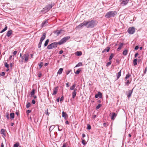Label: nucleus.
I'll use <instances>...</instances> for the list:
<instances>
[{
  "label": "nucleus",
  "mask_w": 147,
  "mask_h": 147,
  "mask_svg": "<svg viewBox=\"0 0 147 147\" xmlns=\"http://www.w3.org/2000/svg\"><path fill=\"white\" fill-rule=\"evenodd\" d=\"M97 23L96 21L94 20L89 21H86V27L87 28H92L97 25Z\"/></svg>",
  "instance_id": "1"
},
{
  "label": "nucleus",
  "mask_w": 147,
  "mask_h": 147,
  "mask_svg": "<svg viewBox=\"0 0 147 147\" xmlns=\"http://www.w3.org/2000/svg\"><path fill=\"white\" fill-rule=\"evenodd\" d=\"M117 12L115 11H110L107 12L105 15V17L107 18H110L112 17H114Z\"/></svg>",
  "instance_id": "2"
},
{
  "label": "nucleus",
  "mask_w": 147,
  "mask_h": 147,
  "mask_svg": "<svg viewBox=\"0 0 147 147\" xmlns=\"http://www.w3.org/2000/svg\"><path fill=\"white\" fill-rule=\"evenodd\" d=\"M58 45H59L58 42H53L48 46L47 49L49 50L52 49L56 47Z\"/></svg>",
  "instance_id": "3"
},
{
  "label": "nucleus",
  "mask_w": 147,
  "mask_h": 147,
  "mask_svg": "<svg viewBox=\"0 0 147 147\" xmlns=\"http://www.w3.org/2000/svg\"><path fill=\"white\" fill-rule=\"evenodd\" d=\"M54 5H52L49 4L47 5L43 9L42 11L44 13H45L49 10Z\"/></svg>",
  "instance_id": "4"
},
{
  "label": "nucleus",
  "mask_w": 147,
  "mask_h": 147,
  "mask_svg": "<svg viewBox=\"0 0 147 147\" xmlns=\"http://www.w3.org/2000/svg\"><path fill=\"white\" fill-rule=\"evenodd\" d=\"M70 38V37L69 36H67L62 38L59 42H58L59 45H61L63 44L69 39Z\"/></svg>",
  "instance_id": "5"
},
{
  "label": "nucleus",
  "mask_w": 147,
  "mask_h": 147,
  "mask_svg": "<svg viewBox=\"0 0 147 147\" xmlns=\"http://www.w3.org/2000/svg\"><path fill=\"white\" fill-rule=\"evenodd\" d=\"M46 37V34L45 33H44L42 35L40 38V42L38 44V48H40L42 45V43L43 40L45 39Z\"/></svg>",
  "instance_id": "6"
},
{
  "label": "nucleus",
  "mask_w": 147,
  "mask_h": 147,
  "mask_svg": "<svg viewBox=\"0 0 147 147\" xmlns=\"http://www.w3.org/2000/svg\"><path fill=\"white\" fill-rule=\"evenodd\" d=\"M129 1V0H120V5L122 6H124L127 5Z\"/></svg>",
  "instance_id": "7"
},
{
  "label": "nucleus",
  "mask_w": 147,
  "mask_h": 147,
  "mask_svg": "<svg viewBox=\"0 0 147 147\" xmlns=\"http://www.w3.org/2000/svg\"><path fill=\"white\" fill-rule=\"evenodd\" d=\"M127 32L129 34H133L135 32V29L133 27H129L128 29Z\"/></svg>",
  "instance_id": "8"
},
{
  "label": "nucleus",
  "mask_w": 147,
  "mask_h": 147,
  "mask_svg": "<svg viewBox=\"0 0 147 147\" xmlns=\"http://www.w3.org/2000/svg\"><path fill=\"white\" fill-rule=\"evenodd\" d=\"M29 56V53H25L23 55V57L24 59V62L27 63L28 61Z\"/></svg>",
  "instance_id": "9"
},
{
  "label": "nucleus",
  "mask_w": 147,
  "mask_h": 147,
  "mask_svg": "<svg viewBox=\"0 0 147 147\" xmlns=\"http://www.w3.org/2000/svg\"><path fill=\"white\" fill-rule=\"evenodd\" d=\"M84 26H86V21H84V22L79 25L78 26H77L76 27V28H81L83 27Z\"/></svg>",
  "instance_id": "10"
},
{
  "label": "nucleus",
  "mask_w": 147,
  "mask_h": 147,
  "mask_svg": "<svg viewBox=\"0 0 147 147\" xmlns=\"http://www.w3.org/2000/svg\"><path fill=\"white\" fill-rule=\"evenodd\" d=\"M95 97L96 98H97L98 97L101 98L102 97V94L100 92H98V94L95 95Z\"/></svg>",
  "instance_id": "11"
},
{
  "label": "nucleus",
  "mask_w": 147,
  "mask_h": 147,
  "mask_svg": "<svg viewBox=\"0 0 147 147\" xmlns=\"http://www.w3.org/2000/svg\"><path fill=\"white\" fill-rule=\"evenodd\" d=\"M62 116L63 117H64L65 119H66L68 117V115L64 111H63L62 112Z\"/></svg>",
  "instance_id": "12"
},
{
  "label": "nucleus",
  "mask_w": 147,
  "mask_h": 147,
  "mask_svg": "<svg viewBox=\"0 0 147 147\" xmlns=\"http://www.w3.org/2000/svg\"><path fill=\"white\" fill-rule=\"evenodd\" d=\"M117 115L115 113H112V115L111 117V119L112 120H114L116 117Z\"/></svg>",
  "instance_id": "13"
},
{
  "label": "nucleus",
  "mask_w": 147,
  "mask_h": 147,
  "mask_svg": "<svg viewBox=\"0 0 147 147\" xmlns=\"http://www.w3.org/2000/svg\"><path fill=\"white\" fill-rule=\"evenodd\" d=\"M134 88L132 90H130L128 91V93L127 95V97L128 98H129L131 96L133 92V90Z\"/></svg>",
  "instance_id": "14"
},
{
  "label": "nucleus",
  "mask_w": 147,
  "mask_h": 147,
  "mask_svg": "<svg viewBox=\"0 0 147 147\" xmlns=\"http://www.w3.org/2000/svg\"><path fill=\"white\" fill-rule=\"evenodd\" d=\"M77 90V89H75L74 92H73L72 94V98H74L76 96V91Z\"/></svg>",
  "instance_id": "15"
},
{
  "label": "nucleus",
  "mask_w": 147,
  "mask_h": 147,
  "mask_svg": "<svg viewBox=\"0 0 147 147\" xmlns=\"http://www.w3.org/2000/svg\"><path fill=\"white\" fill-rule=\"evenodd\" d=\"M58 91V87H56L54 89L53 92L52 94L53 95L56 94Z\"/></svg>",
  "instance_id": "16"
},
{
  "label": "nucleus",
  "mask_w": 147,
  "mask_h": 147,
  "mask_svg": "<svg viewBox=\"0 0 147 147\" xmlns=\"http://www.w3.org/2000/svg\"><path fill=\"white\" fill-rule=\"evenodd\" d=\"M12 33V30H10L8 31L6 35L8 37H9Z\"/></svg>",
  "instance_id": "17"
},
{
  "label": "nucleus",
  "mask_w": 147,
  "mask_h": 147,
  "mask_svg": "<svg viewBox=\"0 0 147 147\" xmlns=\"http://www.w3.org/2000/svg\"><path fill=\"white\" fill-rule=\"evenodd\" d=\"M121 70L117 74V79L118 80L121 76Z\"/></svg>",
  "instance_id": "18"
},
{
  "label": "nucleus",
  "mask_w": 147,
  "mask_h": 147,
  "mask_svg": "<svg viewBox=\"0 0 147 147\" xmlns=\"http://www.w3.org/2000/svg\"><path fill=\"white\" fill-rule=\"evenodd\" d=\"M75 54L77 56H79L82 55V53L81 51H77L75 53Z\"/></svg>",
  "instance_id": "19"
},
{
  "label": "nucleus",
  "mask_w": 147,
  "mask_h": 147,
  "mask_svg": "<svg viewBox=\"0 0 147 147\" xmlns=\"http://www.w3.org/2000/svg\"><path fill=\"white\" fill-rule=\"evenodd\" d=\"M62 31V30H57L55 32V33L56 34L57 36H58L61 33Z\"/></svg>",
  "instance_id": "20"
},
{
  "label": "nucleus",
  "mask_w": 147,
  "mask_h": 147,
  "mask_svg": "<svg viewBox=\"0 0 147 147\" xmlns=\"http://www.w3.org/2000/svg\"><path fill=\"white\" fill-rule=\"evenodd\" d=\"M123 45V43H121L117 49V51H119L120 50L122 47Z\"/></svg>",
  "instance_id": "21"
},
{
  "label": "nucleus",
  "mask_w": 147,
  "mask_h": 147,
  "mask_svg": "<svg viewBox=\"0 0 147 147\" xmlns=\"http://www.w3.org/2000/svg\"><path fill=\"white\" fill-rule=\"evenodd\" d=\"M63 70V68H60L57 72V74H59V75L61 74Z\"/></svg>",
  "instance_id": "22"
},
{
  "label": "nucleus",
  "mask_w": 147,
  "mask_h": 147,
  "mask_svg": "<svg viewBox=\"0 0 147 147\" xmlns=\"http://www.w3.org/2000/svg\"><path fill=\"white\" fill-rule=\"evenodd\" d=\"M128 50L127 49L125 50L123 52V54L124 55H126L128 53Z\"/></svg>",
  "instance_id": "23"
},
{
  "label": "nucleus",
  "mask_w": 147,
  "mask_h": 147,
  "mask_svg": "<svg viewBox=\"0 0 147 147\" xmlns=\"http://www.w3.org/2000/svg\"><path fill=\"white\" fill-rule=\"evenodd\" d=\"M48 23L47 20H46L44 22H43L42 24H41V26L42 27H43L44 26H45V24Z\"/></svg>",
  "instance_id": "24"
},
{
  "label": "nucleus",
  "mask_w": 147,
  "mask_h": 147,
  "mask_svg": "<svg viewBox=\"0 0 147 147\" xmlns=\"http://www.w3.org/2000/svg\"><path fill=\"white\" fill-rule=\"evenodd\" d=\"M49 42V39H47L46 40L44 44L45 47H46L47 45Z\"/></svg>",
  "instance_id": "25"
},
{
  "label": "nucleus",
  "mask_w": 147,
  "mask_h": 147,
  "mask_svg": "<svg viewBox=\"0 0 147 147\" xmlns=\"http://www.w3.org/2000/svg\"><path fill=\"white\" fill-rule=\"evenodd\" d=\"M137 59H135L133 60V63L135 66L137 65Z\"/></svg>",
  "instance_id": "26"
},
{
  "label": "nucleus",
  "mask_w": 147,
  "mask_h": 147,
  "mask_svg": "<svg viewBox=\"0 0 147 147\" xmlns=\"http://www.w3.org/2000/svg\"><path fill=\"white\" fill-rule=\"evenodd\" d=\"M76 86V84H73L72 86H71L70 88V90H74L75 89H76L75 88V87Z\"/></svg>",
  "instance_id": "27"
},
{
  "label": "nucleus",
  "mask_w": 147,
  "mask_h": 147,
  "mask_svg": "<svg viewBox=\"0 0 147 147\" xmlns=\"http://www.w3.org/2000/svg\"><path fill=\"white\" fill-rule=\"evenodd\" d=\"M7 26H5V28L4 29H3V30H2L1 31L0 33H2L3 32H4L5 31H6L7 29Z\"/></svg>",
  "instance_id": "28"
},
{
  "label": "nucleus",
  "mask_w": 147,
  "mask_h": 147,
  "mask_svg": "<svg viewBox=\"0 0 147 147\" xmlns=\"http://www.w3.org/2000/svg\"><path fill=\"white\" fill-rule=\"evenodd\" d=\"M10 117L11 119H13L14 117V114L13 113H11L10 114Z\"/></svg>",
  "instance_id": "29"
},
{
  "label": "nucleus",
  "mask_w": 147,
  "mask_h": 147,
  "mask_svg": "<svg viewBox=\"0 0 147 147\" xmlns=\"http://www.w3.org/2000/svg\"><path fill=\"white\" fill-rule=\"evenodd\" d=\"M82 66V63L81 62H79L76 65L75 67H77Z\"/></svg>",
  "instance_id": "30"
},
{
  "label": "nucleus",
  "mask_w": 147,
  "mask_h": 147,
  "mask_svg": "<svg viewBox=\"0 0 147 147\" xmlns=\"http://www.w3.org/2000/svg\"><path fill=\"white\" fill-rule=\"evenodd\" d=\"M114 56V55L113 54V53H112L111 54V55L109 57V60L110 61H111L112 58Z\"/></svg>",
  "instance_id": "31"
},
{
  "label": "nucleus",
  "mask_w": 147,
  "mask_h": 147,
  "mask_svg": "<svg viewBox=\"0 0 147 147\" xmlns=\"http://www.w3.org/2000/svg\"><path fill=\"white\" fill-rule=\"evenodd\" d=\"M1 134L5 135V130L3 129H1Z\"/></svg>",
  "instance_id": "32"
},
{
  "label": "nucleus",
  "mask_w": 147,
  "mask_h": 147,
  "mask_svg": "<svg viewBox=\"0 0 147 147\" xmlns=\"http://www.w3.org/2000/svg\"><path fill=\"white\" fill-rule=\"evenodd\" d=\"M109 50H110V48L109 47H107V49H104V50L102 51V52L103 53L105 51H106L107 52H108L109 51Z\"/></svg>",
  "instance_id": "33"
},
{
  "label": "nucleus",
  "mask_w": 147,
  "mask_h": 147,
  "mask_svg": "<svg viewBox=\"0 0 147 147\" xmlns=\"http://www.w3.org/2000/svg\"><path fill=\"white\" fill-rule=\"evenodd\" d=\"M35 93V90L33 89L32 90V91L30 92V94L31 96L34 95Z\"/></svg>",
  "instance_id": "34"
},
{
  "label": "nucleus",
  "mask_w": 147,
  "mask_h": 147,
  "mask_svg": "<svg viewBox=\"0 0 147 147\" xmlns=\"http://www.w3.org/2000/svg\"><path fill=\"white\" fill-rule=\"evenodd\" d=\"M131 76V75L129 74H127L125 77V79H127L128 78H129Z\"/></svg>",
  "instance_id": "35"
},
{
  "label": "nucleus",
  "mask_w": 147,
  "mask_h": 147,
  "mask_svg": "<svg viewBox=\"0 0 147 147\" xmlns=\"http://www.w3.org/2000/svg\"><path fill=\"white\" fill-rule=\"evenodd\" d=\"M130 83V82L129 81V80H127V82L125 83V85H126L127 86H128Z\"/></svg>",
  "instance_id": "36"
},
{
  "label": "nucleus",
  "mask_w": 147,
  "mask_h": 147,
  "mask_svg": "<svg viewBox=\"0 0 147 147\" xmlns=\"http://www.w3.org/2000/svg\"><path fill=\"white\" fill-rule=\"evenodd\" d=\"M81 70L80 69H78L77 71L75 72V74H78Z\"/></svg>",
  "instance_id": "37"
},
{
  "label": "nucleus",
  "mask_w": 147,
  "mask_h": 147,
  "mask_svg": "<svg viewBox=\"0 0 147 147\" xmlns=\"http://www.w3.org/2000/svg\"><path fill=\"white\" fill-rule=\"evenodd\" d=\"M30 105H31V104H30V102L28 103L26 105V108L27 109L29 108L30 106Z\"/></svg>",
  "instance_id": "38"
},
{
  "label": "nucleus",
  "mask_w": 147,
  "mask_h": 147,
  "mask_svg": "<svg viewBox=\"0 0 147 147\" xmlns=\"http://www.w3.org/2000/svg\"><path fill=\"white\" fill-rule=\"evenodd\" d=\"M19 144L18 143H16L14 145V147H18L19 146Z\"/></svg>",
  "instance_id": "39"
},
{
  "label": "nucleus",
  "mask_w": 147,
  "mask_h": 147,
  "mask_svg": "<svg viewBox=\"0 0 147 147\" xmlns=\"http://www.w3.org/2000/svg\"><path fill=\"white\" fill-rule=\"evenodd\" d=\"M4 65L7 68H9V65L6 62H5Z\"/></svg>",
  "instance_id": "40"
},
{
  "label": "nucleus",
  "mask_w": 147,
  "mask_h": 147,
  "mask_svg": "<svg viewBox=\"0 0 147 147\" xmlns=\"http://www.w3.org/2000/svg\"><path fill=\"white\" fill-rule=\"evenodd\" d=\"M102 105L100 104H98L96 107V109H99L100 107H101Z\"/></svg>",
  "instance_id": "41"
},
{
  "label": "nucleus",
  "mask_w": 147,
  "mask_h": 147,
  "mask_svg": "<svg viewBox=\"0 0 147 147\" xmlns=\"http://www.w3.org/2000/svg\"><path fill=\"white\" fill-rule=\"evenodd\" d=\"M55 125H52L49 128V130L51 131L52 130H53L55 127Z\"/></svg>",
  "instance_id": "42"
},
{
  "label": "nucleus",
  "mask_w": 147,
  "mask_h": 147,
  "mask_svg": "<svg viewBox=\"0 0 147 147\" xmlns=\"http://www.w3.org/2000/svg\"><path fill=\"white\" fill-rule=\"evenodd\" d=\"M91 129V126L89 124L87 125V129Z\"/></svg>",
  "instance_id": "43"
},
{
  "label": "nucleus",
  "mask_w": 147,
  "mask_h": 147,
  "mask_svg": "<svg viewBox=\"0 0 147 147\" xmlns=\"http://www.w3.org/2000/svg\"><path fill=\"white\" fill-rule=\"evenodd\" d=\"M82 142L84 145H85L86 144L85 141L84 139H82Z\"/></svg>",
  "instance_id": "44"
},
{
  "label": "nucleus",
  "mask_w": 147,
  "mask_h": 147,
  "mask_svg": "<svg viewBox=\"0 0 147 147\" xmlns=\"http://www.w3.org/2000/svg\"><path fill=\"white\" fill-rule=\"evenodd\" d=\"M5 72H3L0 73V75L1 76H3L5 75Z\"/></svg>",
  "instance_id": "45"
},
{
  "label": "nucleus",
  "mask_w": 147,
  "mask_h": 147,
  "mask_svg": "<svg viewBox=\"0 0 147 147\" xmlns=\"http://www.w3.org/2000/svg\"><path fill=\"white\" fill-rule=\"evenodd\" d=\"M43 65V63L42 62L40 63V64L39 65V67L40 68H41Z\"/></svg>",
  "instance_id": "46"
},
{
  "label": "nucleus",
  "mask_w": 147,
  "mask_h": 147,
  "mask_svg": "<svg viewBox=\"0 0 147 147\" xmlns=\"http://www.w3.org/2000/svg\"><path fill=\"white\" fill-rule=\"evenodd\" d=\"M111 64V61H110V62L107 63V64L106 66H108L109 65H110Z\"/></svg>",
  "instance_id": "47"
},
{
  "label": "nucleus",
  "mask_w": 147,
  "mask_h": 147,
  "mask_svg": "<svg viewBox=\"0 0 147 147\" xmlns=\"http://www.w3.org/2000/svg\"><path fill=\"white\" fill-rule=\"evenodd\" d=\"M71 70H69L67 71L66 72V74L67 75H68L70 73V72H71Z\"/></svg>",
  "instance_id": "48"
},
{
  "label": "nucleus",
  "mask_w": 147,
  "mask_h": 147,
  "mask_svg": "<svg viewBox=\"0 0 147 147\" xmlns=\"http://www.w3.org/2000/svg\"><path fill=\"white\" fill-rule=\"evenodd\" d=\"M32 104H34L35 103V101L34 100H32Z\"/></svg>",
  "instance_id": "49"
},
{
  "label": "nucleus",
  "mask_w": 147,
  "mask_h": 147,
  "mask_svg": "<svg viewBox=\"0 0 147 147\" xmlns=\"http://www.w3.org/2000/svg\"><path fill=\"white\" fill-rule=\"evenodd\" d=\"M31 111V110H28L26 112L28 114H29L30 113Z\"/></svg>",
  "instance_id": "50"
},
{
  "label": "nucleus",
  "mask_w": 147,
  "mask_h": 147,
  "mask_svg": "<svg viewBox=\"0 0 147 147\" xmlns=\"http://www.w3.org/2000/svg\"><path fill=\"white\" fill-rule=\"evenodd\" d=\"M66 144L65 143H64L63 144V146L62 147H66Z\"/></svg>",
  "instance_id": "51"
},
{
  "label": "nucleus",
  "mask_w": 147,
  "mask_h": 147,
  "mask_svg": "<svg viewBox=\"0 0 147 147\" xmlns=\"http://www.w3.org/2000/svg\"><path fill=\"white\" fill-rule=\"evenodd\" d=\"M17 51H14L13 53V55H16V54H17Z\"/></svg>",
  "instance_id": "52"
},
{
  "label": "nucleus",
  "mask_w": 147,
  "mask_h": 147,
  "mask_svg": "<svg viewBox=\"0 0 147 147\" xmlns=\"http://www.w3.org/2000/svg\"><path fill=\"white\" fill-rule=\"evenodd\" d=\"M63 99H64L63 97V96H62L61 97V98H60V101H62L63 100Z\"/></svg>",
  "instance_id": "53"
},
{
  "label": "nucleus",
  "mask_w": 147,
  "mask_h": 147,
  "mask_svg": "<svg viewBox=\"0 0 147 147\" xmlns=\"http://www.w3.org/2000/svg\"><path fill=\"white\" fill-rule=\"evenodd\" d=\"M107 125H108V124L106 123H104L103 124V125L104 127H106Z\"/></svg>",
  "instance_id": "54"
},
{
  "label": "nucleus",
  "mask_w": 147,
  "mask_h": 147,
  "mask_svg": "<svg viewBox=\"0 0 147 147\" xmlns=\"http://www.w3.org/2000/svg\"><path fill=\"white\" fill-rule=\"evenodd\" d=\"M138 55L139 54L138 53H136L134 55L135 57L136 58Z\"/></svg>",
  "instance_id": "55"
},
{
  "label": "nucleus",
  "mask_w": 147,
  "mask_h": 147,
  "mask_svg": "<svg viewBox=\"0 0 147 147\" xmlns=\"http://www.w3.org/2000/svg\"><path fill=\"white\" fill-rule=\"evenodd\" d=\"M138 48H139L138 46H136V47H135V50H137L138 49Z\"/></svg>",
  "instance_id": "56"
},
{
  "label": "nucleus",
  "mask_w": 147,
  "mask_h": 147,
  "mask_svg": "<svg viewBox=\"0 0 147 147\" xmlns=\"http://www.w3.org/2000/svg\"><path fill=\"white\" fill-rule=\"evenodd\" d=\"M57 126H58V130L59 131H61L62 130V129L61 128V129H60V128L59 127V125H57Z\"/></svg>",
  "instance_id": "57"
},
{
  "label": "nucleus",
  "mask_w": 147,
  "mask_h": 147,
  "mask_svg": "<svg viewBox=\"0 0 147 147\" xmlns=\"http://www.w3.org/2000/svg\"><path fill=\"white\" fill-rule=\"evenodd\" d=\"M16 114L17 115V116H18V115H19V112L18 111H16Z\"/></svg>",
  "instance_id": "58"
},
{
  "label": "nucleus",
  "mask_w": 147,
  "mask_h": 147,
  "mask_svg": "<svg viewBox=\"0 0 147 147\" xmlns=\"http://www.w3.org/2000/svg\"><path fill=\"white\" fill-rule=\"evenodd\" d=\"M63 52V51L62 50H61L60 51H59V54H62Z\"/></svg>",
  "instance_id": "59"
},
{
  "label": "nucleus",
  "mask_w": 147,
  "mask_h": 147,
  "mask_svg": "<svg viewBox=\"0 0 147 147\" xmlns=\"http://www.w3.org/2000/svg\"><path fill=\"white\" fill-rule=\"evenodd\" d=\"M147 71V67H146V68L145 69L144 72V74H146V72Z\"/></svg>",
  "instance_id": "60"
},
{
  "label": "nucleus",
  "mask_w": 147,
  "mask_h": 147,
  "mask_svg": "<svg viewBox=\"0 0 147 147\" xmlns=\"http://www.w3.org/2000/svg\"><path fill=\"white\" fill-rule=\"evenodd\" d=\"M6 117L7 118V119H8L9 118V114L8 113H7V115H6Z\"/></svg>",
  "instance_id": "61"
},
{
  "label": "nucleus",
  "mask_w": 147,
  "mask_h": 147,
  "mask_svg": "<svg viewBox=\"0 0 147 147\" xmlns=\"http://www.w3.org/2000/svg\"><path fill=\"white\" fill-rule=\"evenodd\" d=\"M42 76V74L40 73L38 74V76L39 77H40Z\"/></svg>",
  "instance_id": "62"
},
{
  "label": "nucleus",
  "mask_w": 147,
  "mask_h": 147,
  "mask_svg": "<svg viewBox=\"0 0 147 147\" xmlns=\"http://www.w3.org/2000/svg\"><path fill=\"white\" fill-rule=\"evenodd\" d=\"M65 123L66 124H68V125L69 124V122L68 121H65Z\"/></svg>",
  "instance_id": "63"
},
{
  "label": "nucleus",
  "mask_w": 147,
  "mask_h": 147,
  "mask_svg": "<svg viewBox=\"0 0 147 147\" xmlns=\"http://www.w3.org/2000/svg\"><path fill=\"white\" fill-rule=\"evenodd\" d=\"M1 147H4V145L3 143H1Z\"/></svg>",
  "instance_id": "64"
}]
</instances>
